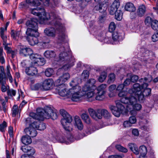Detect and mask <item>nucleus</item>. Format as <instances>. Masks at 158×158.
<instances>
[{
    "label": "nucleus",
    "instance_id": "09e8293b",
    "mask_svg": "<svg viewBox=\"0 0 158 158\" xmlns=\"http://www.w3.org/2000/svg\"><path fill=\"white\" fill-rule=\"evenodd\" d=\"M20 32L19 31H12L11 34V37L14 39L16 40L17 37H18L20 35Z\"/></svg>",
    "mask_w": 158,
    "mask_h": 158
},
{
    "label": "nucleus",
    "instance_id": "de8ad7c7",
    "mask_svg": "<svg viewBox=\"0 0 158 158\" xmlns=\"http://www.w3.org/2000/svg\"><path fill=\"white\" fill-rule=\"evenodd\" d=\"M4 54L3 48H0V62L2 64L5 62V60L3 56Z\"/></svg>",
    "mask_w": 158,
    "mask_h": 158
},
{
    "label": "nucleus",
    "instance_id": "f3484780",
    "mask_svg": "<svg viewBox=\"0 0 158 158\" xmlns=\"http://www.w3.org/2000/svg\"><path fill=\"white\" fill-rule=\"evenodd\" d=\"M38 29L27 28L26 32L27 36L38 37L39 34L37 31Z\"/></svg>",
    "mask_w": 158,
    "mask_h": 158
},
{
    "label": "nucleus",
    "instance_id": "ddd939ff",
    "mask_svg": "<svg viewBox=\"0 0 158 158\" xmlns=\"http://www.w3.org/2000/svg\"><path fill=\"white\" fill-rule=\"evenodd\" d=\"M19 53L21 56H27L32 54L33 53V51L30 48L21 46L19 50Z\"/></svg>",
    "mask_w": 158,
    "mask_h": 158
},
{
    "label": "nucleus",
    "instance_id": "2f4dec72",
    "mask_svg": "<svg viewBox=\"0 0 158 158\" xmlns=\"http://www.w3.org/2000/svg\"><path fill=\"white\" fill-rule=\"evenodd\" d=\"M45 62V61L44 58H40V56L35 61L32 63V64H36L37 65L42 66L44 65Z\"/></svg>",
    "mask_w": 158,
    "mask_h": 158
},
{
    "label": "nucleus",
    "instance_id": "a18cd8bd",
    "mask_svg": "<svg viewBox=\"0 0 158 158\" xmlns=\"http://www.w3.org/2000/svg\"><path fill=\"white\" fill-rule=\"evenodd\" d=\"M105 94L104 93H102L101 92L99 93L98 92L97 96L95 97L96 99L98 100H102L105 98Z\"/></svg>",
    "mask_w": 158,
    "mask_h": 158
},
{
    "label": "nucleus",
    "instance_id": "cd10ccee",
    "mask_svg": "<svg viewBox=\"0 0 158 158\" xmlns=\"http://www.w3.org/2000/svg\"><path fill=\"white\" fill-rule=\"evenodd\" d=\"M130 149L136 155L139 154V151L136 145L135 144L130 143L128 144Z\"/></svg>",
    "mask_w": 158,
    "mask_h": 158
},
{
    "label": "nucleus",
    "instance_id": "20e7f679",
    "mask_svg": "<svg viewBox=\"0 0 158 158\" xmlns=\"http://www.w3.org/2000/svg\"><path fill=\"white\" fill-rule=\"evenodd\" d=\"M122 101L124 104H127V109L128 110H130V114L132 115H135L136 114V111L140 110L142 108L140 104L135 103L137 100L134 97H132L131 99L130 100L123 98L122 99Z\"/></svg>",
    "mask_w": 158,
    "mask_h": 158
},
{
    "label": "nucleus",
    "instance_id": "8fccbe9b",
    "mask_svg": "<svg viewBox=\"0 0 158 158\" xmlns=\"http://www.w3.org/2000/svg\"><path fill=\"white\" fill-rule=\"evenodd\" d=\"M91 90H92V89H90V86L87 84L85 85L82 89V91L84 94V95L87 92Z\"/></svg>",
    "mask_w": 158,
    "mask_h": 158
},
{
    "label": "nucleus",
    "instance_id": "393cba45",
    "mask_svg": "<svg viewBox=\"0 0 158 158\" xmlns=\"http://www.w3.org/2000/svg\"><path fill=\"white\" fill-rule=\"evenodd\" d=\"M37 37L35 36H27V39L30 45L33 46L38 43Z\"/></svg>",
    "mask_w": 158,
    "mask_h": 158
},
{
    "label": "nucleus",
    "instance_id": "f704fd0d",
    "mask_svg": "<svg viewBox=\"0 0 158 158\" xmlns=\"http://www.w3.org/2000/svg\"><path fill=\"white\" fill-rule=\"evenodd\" d=\"M94 95V93L93 90H92L85 94L84 98H86L88 101H90L92 100H91L90 99L93 98Z\"/></svg>",
    "mask_w": 158,
    "mask_h": 158
},
{
    "label": "nucleus",
    "instance_id": "f257e3e1",
    "mask_svg": "<svg viewBox=\"0 0 158 158\" xmlns=\"http://www.w3.org/2000/svg\"><path fill=\"white\" fill-rule=\"evenodd\" d=\"M152 80L151 76L148 78H142L139 79V81L143 83L142 86L138 83L134 84L133 85L132 91L135 93V97L140 102H143L145 100V97L149 96L151 93V89L148 88V83L150 82Z\"/></svg>",
    "mask_w": 158,
    "mask_h": 158
},
{
    "label": "nucleus",
    "instance_id": "774afa93",
    "mask_svg": "<svg viewBox=\"0 0 158 158\" xmlns=\"http://www.w3.org/2000/svg\"><path fill=\"white\" fill-rule=\"evenodd\" d=\"M152 41L154 42H156L158 40V33L157 32L156 34H154L152 35Z\"/></svg>",
    "mask_w": 158,
    "mask_h": 158
},
{
    "label": "nucleus",
    "instance_id": "6ab92c4d",
    "mask_svg": "<svg viewBox=\"0 0 158 158\" xmlns=\"http://www.w3.org/2000/svg\"><path fill=\"white\" fill-rule=\"evenodd\" d=\"M53 82V81L52 79H48L44 80L43 83V90H48L52 85Z\"/></svg>",
    "mask_w": 158,
    "mask_h": 158
},
{
    "label": "nucleus",
    "instance_id": "c9c22d12",
    "mask_svg": "<svg viewBox=\"0 0 158 158\" xmlns=\"http://www.w3.org/2000/svg\"><path fill=\"white\" fill-rule=\"evenodd\" d=\"M107 87V85L105 84H102L99 86H98L97 88V90L98 92L99 93H102L105 94L106 91H105V89Z\"/></svg>",
    "mask_w": 158,
    "mask_h": 158
},
{
    "label": "nucleus",
    "instance_id": "1a4fd4ad",
    "mask_svg": "<svg viewBox=\"0 0 158 158\" xmlns=\"http://www.w3.org/2000/svg\"><path fill=\"white\" fill-rule=\"evenodd\" d=\"M57 85L58 86L56 89L60 95L62 97H69L70 96V89L67 91L66 85L65 84Z\"/></svg>",
    "mask_w": 158,
    "mask_h": 158
},
{
    "label": "nucleus",
    "instance_id": "5fc2aeb1",
    "mask_svg": "<svg viewBox=\"0 0 158 158\" xmlns=\"http://www.w3.org/2000/svg\"><path fill=\"white\" fill-rule=\"evenodd\" d=\"M115 80V76L114 73H111L109 76L107 82L109 84L113 82Z\"/></svg>",
    "mask_w": 158,
    "mask_h": 158
},
{
    "label": "nucleus",
    "instance_id": "58836bf2",
    "mask_svg": "<svg viewBox=\"0 0 158 158\" xmlns=\"http://www.w3.org/2000/svg\"><path fill=\"white\" fill-rule=\"evenodd\" d=\"M68 57V55L66 52H63L61 53L59 56V60L62 61L67 60Z\"/></svg>",
    "mask_w": 158,
    "mask_h": 158
},
{
    "label": "nucleus",
    "instance_id": "a211bd4d",
    "mask_svg": "<svg viewBox=\"0 0 158 158\" xmlns=\"http://www.w3.org/2000/svg\"><path fill=\"white\" fill-rule=\"evenodd\" d=\"M32 126L35 127V129L41 131L44 130L46 128V125L44 123L38 122L32 123Z\"/></svg>",
    "mask_w": 158,
    "mask_h": 158
},
{
    "label": "nucleus",
    "instance_id": "c85d7f7f",
    "mask_svg": "<svg viewBox=\"0 0 158 158\" xmlns=\"http://www.w3.org/2000/svg\"><path fill=\"white\" fill-rule=\"evenodd\" d=\"M116 86L115 85L113 84L110 85L109 87V90L110 93L109 94V96L110 97H112L114 96L116 93L114 92L116 89Z\"/></svg>",
    "mask_w": 158,
    "mask_h": 158
},
{
    "label": "nucleus",
    "instance_id": "a19ab883",
    "mask_svg": "<svg viewBox=\"0 0 158 158\" xmlns=\"http://www.w3.org/2000/svg\"><path fill=\"white\" fill-rule=\"evenodd\" d=\"M107 77V73L105 72H102L98 80L99 82H102L104 81Z\"/></svg>",
    "mask_w": 158,
    "mask_h": 158
},
{
    "label": "nucleus",
    "instance_id": "2eb2a0df",
    "mask_svg": "<svg viewBox=\"0 0 158 158\" xmlns=\"http://www.w3.org/2000/svg\"><path fill=\"white\" fill-rule=\"evenodd\" d=\"M70 78V75L68 73L63 74L56 81V85L64 84L63 83L67 81Z\"/></svg>",
    "mask_w": 158,
    "mask_h": 158
},
{
    "label": "nucleus",
    "instance_id": "c756f323",
    "mask_svg": "<svg viewBox=\"0 0 158 158\" xmlns=\"http://www.w3.org/2000/svg\"><path fill=\"white\" fill-rule=\"evenodd\" d=\"M21 141L22 143L25 145L29 144L32 142L31 137L28 135L22 136L21 138Z\"/></svg>",
    "mask_w": 158,
    "mask_h": 158
},
{
    "label": "nucleus",
    "instance_id": "aec40b11",
    "mask_svg": "<svg viewBox=\"0 0 158 158\" xmlns=\"http://www.w3.org/2000/svg\"><path fill=\"white\" fill-rule=\"evenodd\" d=\"M118 96L119 97L121 98L120 99L121 102L124 104V103L122 101V99L123 98L127 99L130 100V99H131L132 97H134V96H132L131 95H128V93L127 91L123 90L119 92L118 94Z\"/></svg>",
    "mask_w": 158,
    "mask_h": 158
},
{
    "label": "nucleus",
    "instance_id": "f03ea898",
    "mask_svg": "<svg viewBox=\"0 0 158 158\" xmlns=\"http://www.w3.org/2000/svg\"><path fill=\"white\" fill-rule=\"evenodd\" d=\"M30 116L33 118L40 121H43L45 119L50 118L54 120L56 119L57 117L56 113L49 107H46L44 109L38 108L36 114L31 113Z\"/></svg>",
    "mask_w": 158,
    "mask_h": 158
},
{
    "label": "nucleus",
    "instance_id": "7ed1b4c3",
    "mask_svg": "<svg viewBox=\"0 0 158 158\" xmlns=\"http://www.w3.org/2000/svg\"><path fill=\"white\" fill-rule=\"evenodd\" d=\"M77 84L75 79L72 80L70 83V85L72 87L70 89V96L72 101L78 102L84 98V94L82 91L81 87Z\"/></svg>",
    "mask_w": 158,
    "mask_h": 158
},
{
    "label": "nucleus",
    "instance_id": "6e6552de",
    "mask_svg": "<svg viewBox=\"0 0 158 158\" xmlns=\"http://www.w3.org/2000/svg\"><path fill=\"white\" fill-rule=\"evenodd\" d=\"M43 3L44 5L51 6V4L49 3V0H40ZM26 3L29 6H39L40 4L39 0H26Z\"/></svg>",
    "mask_w": 158,
    "mask_h": 158
},
{
    "label": "nucleus",
    "instance_id": "79ce46f5",
    "mask_svg": "<svg viewBox=\"0 0 158 158\" xmlns=\"http://www.w3.org/2000/svg\"><path fill=\"white\" fill-rule=\"evenodd\" d=\"M150 26L153 30H156L158 28V21L154 19Z\"/></svg>",
    "mask_w": 158,
    "mask_h": 158
},
{
    "label": "nucleus",
    "instance_id": "0e129e2a",
    "mask_svg": "<svg viewBox=\"0 0 158 158\" xmlns=\"http://www.w3.org/2000/svg\"><path fill=\"white\" fill-rule=\"evenodd\" d=\"M27 4L24 2H21L19 6V8L20 9L27 8L28 7L27 5Z\"/></svg>",
    "mask_w": 158,
    "mask_h": 158
},
{
    "label": "nucleus",
    "instance_id": "9d476101",
    "mask_svg": "<svg viewBox=\"0 0 158 158\" xmlns=\"http://www.w3.org/2000/svg\"><path fill=\"white\" fill-rule=\"evenodd\" d=\"M88 111L90 115L92 118L97 120L102 118V110L98 109L95 111L93 109L89 108L88 109Z\"/></svg>",
    "mask_w": 158,
    "mask_h": 158
},
{
    "label": "nucleus",
    "instance_id": "72a5a7b5",
    "mask_svg": "<svg viewBox=\"0 0 158 158\" xmlns=\"http://www.w3.org/2000/svg\"><path fill=\"white\" fill-rule=\"evenodd\" d=\"M139 151L140 156H145L147 152V147L144 145L141 146L139 147Z\"/></svg>",
    "mask_w": 158,
    "mask_h": 158
},
{
    "label": "nucleus",
    "instance_id": "9b49d317",
    "mask_svg": "<svg viewBox=\"0 0 158 158\" xmlns=\"http://www.w3.org/2000/svg\"><path fill=\"white\" fill-rule=\"evenodd\" d=\"M120 3L119 0H115L112 4L109 7V11L110 14L113 15L120 6Z\"/></svg>",
    "mask_w": 158,
    "mask_h": 158
},
{
    "label": "nucleus",
    "instance_id": "13d9d810",
    "mask_svg": "<svg viewBox=\"0 0 158 158\" xmlns=\"http://www.w3.org/2000/svg\"><path fill=\"white\" fill-rule=\"evenodd\" d=\"M116 28V25L114 22H111L110 23L109 26V30L110 32H112L114 31Z\"/></svg>",
    "mask_w": 158,
    "mask_h": 158
},
{
    "label": "nucleus",
    "instance_id": "473e14b6",
    "mask_svg": "<svg viewBox=\"0 0 158 158\" xmlns=\"http://www.w3.org/2000/svg\"><path fill=\"white\" fill-rule=\"evenodd\" d=\"M81 118L87 124L91 123V120L89 116L86 113H83L81 115Z\"/></svg>",
    "mask_w": 158,
    "mask_h": 158
},
{
    "label": "nucleus",
    "instance_id": "5701e85b",
    "mask_svg": "<svg viewBox=\"0 0 158 158\" xmlns=\"http://www.w3.org/2000/svg\"><path fill=\"white\" fill-rule=\"evenodd\" d=\"M146 11V7L145 6L142 5L138 7L137 11V14L139 17H142L144 16Z\"/></svg>",
    "mask_w": 158,
    "mask_h": 158
},
{
    "label": "nucleus",
    "instance_id": "4d7b16f0",
    "mask_svg": "<svg viewBox=\"0 0 158 158\" xmlns=\"http://www.w3.org/2000/svg\"><path fill=\"white\" fill-rule=\"evenodd\" d=\"M7 94L8 96L11 97L15 96L16 93V91L12 89L8 90L7 92Z\"/></svg>",
    "mask_w": 158,
    "mask_h": 158
},
{
    "label": "nucleus",
    "instance_id": "69168bd1",
    "mask_svg": "<svg viewBox=\"0 0 158 158\" xmlns=\"http://www.w3.org/2000/svg\"><path fill=\"white\" fill-rule=\"evenodd\" d=\"M124 127H129L132 126V124L129 121H126L124 122L123 123Z\"/></svg>",
    "mask_w": 158,
    "mask_h": 158
},
{
    "label": "nucleus",
    "instance_id": "603ef678",
    "mask_svg": "<svg viewBox=\"0 0 158 158\" xmlns=\"http://www.w3.org/2000/svg\"><path fill=\"white\" fill-rule=\"evenodd\" d=\"M54 72L53 69L51 68L47 69L45 71V75L48 77H50L53 74Z\"/></svg>",
    "mask_w": 158,
    "mask_h": 158
},
{
    "label": "nucleus",
    "instance_id": "e433bc0d",
    "mask_svg": "<svg viewBox=\"0 0 158 158\" xmlns=\"http://www.w3.org/2000/svg\"><path fill=\"white\" fill-rule=\"evenodd\" d=\"M107 4L106 3L100 4L98 9L99 12L102 13L105 11L107 8Z\"/></svg>",
    "mask_w": 158,
    "mask_h": 158
},
{
    "label": "nucleus",
    "instance_id": "49530a36",
    "mask_svg": "<svg viewBox=\"0 0 158 158\" xmlns=\"http://www.w3.org/2000/svg\"><path fill=\"white\" fill-rule=\"evenodd\" d=\"M115 148H116L119 151L123 152H127V149L121 146L120 145L118 144L115 146Z\"/></svg>",
    "mask_w": 158,
    "mask_h": 158
},
{
    "label": "nucleus",
    "instance_id": "f8f14e48",
    "mask_svg": "<svg viewBox=\"0 0 158 158\" xmlns=\"http://www.w3.org/2000/svg\"><path fill=\"white\" fill-rule=\"evenodd\" d=\"M24 131L26 135L30 137H35L37 134L35 127L32 126V123L30 125L29 127L26 128L24 130Z\"/></svg>",
    "mask_w": 158,
    "mask_h": 158
},
{
    "label": "nucleus",
    "instance_id": "4c0bfd02",
    "mask_svg": "<svg viewBox=\"0 0 158 158\" xmlns=\"http://www.w3.org/2000/svg\"><path fill=\"white\" fill-rule=\"evenodd\" d=\"M115 18L118 20H121L122 19L123 13L122 11L119 10H117L114 13Z\"/></svg>",
    "mask_w": 158,
    "mask_h": 158
},
{
    "label": "nucleus",
    "instance_id": "dca6fc26",
    "mask_svg": "<svg viewBox=\"0 0 158 158\" xmlns=\"http://www.w3.org/2000/svg\"><path fill=\"white\" fill-rule=\"evenodd\" d=\"M25 72L28 75L33 76L37 74L38 70L35 67L31 65L26 68Z\"/></svg>",
    "mask_w": 158,
    "mask_h": 158
},
{
    "label": "nucleus",
    "instance_id": "bf43d9fd",
    "mask_svg": "<svg viewBox=\"0 0 158 158\" xmlns=\"http://www.w3.org/2000/svg\"><path fill=\"white\" fill-rule=\"evenodd\" d=\"M1 72L0 73V79L6 78L4 72V69L3 66H1Z\"/></svg>",
    "mask_w": 158,
    "mask_h": 158
},
{
    "label": "nucleus",
    "instance_id": "4be33fe9",
    "mask_svg": "<svg viewBox=\"0 0 158 158\" xmlns=\"http://www.w3.org/2000/svg\"><path fill=\"white\" fill-rule=\"evenodd\" d=\"M74 120L75 126L79 130H82L83 127V125L80 117L77 116H76L74 118Z\"/></svg>",
    "mask_w": 158,
    "mask_h": 158
},
{
    "label": "nucleus",
    "instance_id": "338daca9",
    "mask_svg": "<svg viewBox=\"0 0 158 158\" xmlns=\"http://www.w3.org/2000/svg\"><path fill=\"white\" fill-rule=\"evenodd\" d=\"M139 79L138 76L136 75L132 76L131 77V81L133 82H135L137 81Z\"/></svg>",
    "mask_w": 158,
    "mask_h": 158
},
{
    "label": "nucleus",
    "instance_id": "e2e57ef3",
    "mask_svg": "<svg viewBox=\"0 0 158 158\" xmlns=\"http://www.w3.org/2000/svg\"><path fill=\"white\" fill-rule=\"evenodd\" d=\"M96 80L94 79H89L87 84L90 85V86L91 87L94 85V84L95 83Z\"/></svg>",
    "mask_w": 158,
    "mask_h": 158
},
{
    "label": "nucleus",
    "instance_id": "c03bdc74",
    "mask_svg": "<svg viewBox=\"0 0 158 158\" xmlns=\"http://www.w3.org/2000/svg\"><path fill=\"white\" fill-rule=\"evenodd\" d=\"M153 20L154 19H152L150 17L147 16L146 18L144 20L145 24L148 26H150Z\"/></svg>",
    "mask_w": 158,
    "mask_h": 158
},
{
    "label": "nucleus",
    "instance_id": "7c9ffc66",
    "mask_svg": "<svg viewBox=\"0 0 158 158\" xmlns=\"http://www.w3.org/2000/svg\"><path fill=\"white\" fill-rule=\"evenodd\" d=\"M44 55L47 58L50 59L55 57L56 54L53 51H47L44 53Z\"/></svg>",
    "mask_w": 158,
    "mask_h": 158
},
{
    "label": "nucleus",
    "instance_id": "4468645a",
    "mask_svg": "<svg viewBox=\"0 0 158 158\" xmlns=\"http://www.w3.org/2000/svg\"><path fill=\"white\" fill-rule=\"evenodd\" d=\"M38 21L37 19L33 18L27 21L26 24L29 27L28 28L38 29Z\"/></svg>",
    "mask_w": 158,
    "mask_h": 158
},
{
    "label": "nucleus",
    "instance_id": "6e6d98bb",
    "mask_svg": "<svg viewBox=\"0 0 158 158\" xmlns=\"http://www.w3.org/2000/svg\"><path fill=\"white\" fill-rule=\"evenodd\" d=\"M39 56H40L37 54L33 53V52L32 54L29 55L30 59L33 61L32 63H33L34 61H35Z\"/></svg>",
    "mask_w": 158,
    "mask_h": 158
},
{
    "label": "nucleus",
    "instance_id": "412c9836",
    "mask_svg": "<svg viewBox=\"0 0 158 158\" xmlns=\"http://www.w3.org/2000/svg\"><path fill=\"white\" fill-rule=\"evenodd\" d=\"M21 149L24 152L27 153L29 156L33 155L35 152V149L30 146L23 147Z\"/></svg>",
    "mask_w": 158,
    "mask_h": 158
},
{
    "label": "nucleus",
    "instance_id": "052dcab7",
    "mask_svg": "<svg viewBox=\"0 0 158 158\" xmlns=\"http://www.w3.org/2000/svg\"><path fill=\"white\" fill-rule=\"evenodd\" d=\"M89 75V72L87 70H84L82 74V76L84 77L85 79H87L88 78Z\"/></svg>",
    "mask_w": 158,
    "mask_h": 158
},
{
    "label": "nucleus",
    "instance_id": "423d86ee",
    "mask_svg": "<svg viewBox=\"0 0 158 158\" xmlns=\"http://www.w3.org/2000/svg\"><path fill=\"white\" fill-rule=\"evenodd\" d=\"M30 11L33 15L39 17L40 23H44L45 20L51 19V17L48 13H46L42 8L37 7L36 8L31 9Z\"/></svg>",
    "mask_w": 158,
    "mask_h": 158
},
{
    "label": "nucleus",
    "instance_id": "680f3d73",
    "mask_svg": "<svg viewBox=\"0 0 158 158\" xmlns=\"http://www.w3.org/2000/svg\"><path fill=\"white\" fill-rule=\"evenodd\" d=\"M135 116H131L129 118V121L132 124H135L136 122V119Z\"/></svg>",
    "mask_w": 158,
    "mask_h": 158
},
{
    "label": "nucleus",
    "instance_id": "ea45409f",
    "mask_svg": "<svg viewBox=\"0 0 158 158\" xmlns=\"http://www.w3.org/2000/svg\"><path fill=\"white\" fill-rule=\"evenodd\" d=\"M1 103V105L0 106V111H3L4 112H6L7 110V106L6 105V102L3 99Z\"/></svg>",
    "mask_w": 158,
    "mask_h": 158
},
{
    "label": "nucleus",
    "instance_id": "a878e982",
    "mask_svg": "<svg viewBox=\"0 0 158 158\" xmlns=\"http://www.w3.org/2000/svg\"><path fill=\"white\" fill-rule=\"evenodd\" d=\"M112 39L114 41H119L123 39V35L118 32H115L112 34Z\"/></svg>",
    "mask_w": 158,
    "mask_h": 158
},
{
    "label": "nucleus",
    "instance_id": "bb28decb",
    "mask_svg": "<svg viewBox=\"0 0 158 158\" xmlns=\"http://www.w3.org/2000/svg\"><path fill=\"white\" fill-rule=\"evenodd\" d=\"M126 10L130 12H133L135 11V8L133 4L131 2H128L126 4L125 6Z\"/></svg>",
    "mask_w": 158,
    "mask_h": 158
},
{
    "label": "nucleus",
    "instance_id": "3c124183",
    "mask_svg": "<svg viewBox=\"0 0 158 158\" xmlns=\"http://www.w3.org/2000/svg\"><path fill=\"white\" fill-rule=\"evenodd\" d=\"M7 127V123L4 121L2 123L0 124V131L2 132H4Z\"/></svg>",
    "mask_w": 158,
    "mask_h": 158
},
{
    "label": "nucleus",
    "instance_id": "39448f33",
    "mask_svg": "<svg viewBox=\"0 0 158 158\" xmlns=\"http://www.w3.org/2000/svg\"><path fill=\"white\" fill-rule=\"evenodd\" d=\"M60 113L63 117L61 120V123L64 129L66 131H70L72 130L71 123L72 121V117L64 110H61Z\"/></svg>",
    "mask_w": 158,
    "mask_h": 158
},
{
    "label": "nucleus",
    "instance_id": "864d4df0",
    "mask_svg": "<svg viewBox=\"0 0 158 158\" xmlns=\"http://www.w3.org/2000/svg\"><path fill=\"white\" fill-rule=\"evenodd\" d=\"M12 115L13 117L15 116L18 113V107L17 105H14L12 109Z\"/></svg>",
    "mask_w": 158,
    "mask_h": 158
},
{
    "label": "nucleus",
    "instance_id": "0eeeda50",
    "mask_svg": "<svg viewBox=\"0 0 158 158\" xmlns=\"http://www.w3.org/2000/svg\"><path fill=\"white\" fill-rule=\"evenodd\" d=\"M116 107L112 105L109 106V108L113 114L116 117H119L123 111L125 110V107L120 102L116 103Z\"/></svg>",
    "mask_w": 158,
    "mask_h": 158
},
{
    "label": "nucleus",
    "instance_id": "b1692460",
    "mask_svg": "<svg viewBox=\"0 0 158 158\" xmlns=\"http://www.w3.org/2000/svg\"><path fill=\"white\" fill-rule=\"evenodd\" d=\"M44 32L49 36L54 37L56 35V30L54 28H46L44 30Z\"/></svg>",
    "mask_w": 158,
    "mask_h": 158
},
{
    "label": "nucleus",
    "instance_id": "37998d69",
    "mask_svg": "<svg viewBox=\"0 0 158 158\" xmlns=\"http://www.w3.org/2000/svg\"><path fill=\"white\" fill-rule=\"evenodd\" d=\"M102 116L103 115L105 118L107 119L110 118L111 117V115L108 111L105 109H102Z\"/></svg>",
    "mask_w": 158,
    "mask_h": 158
}]
</instances>
